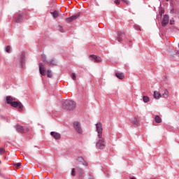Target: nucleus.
<instances>
[{
    "label": "nucleus",
    "instance_id": "nucleus-1",
    "mask_svg": "<svg viewBox=\"0 0 179 179\" xmlns=\"http://www.w3.org/2000/svg\"><path fill=\"white\" fill-rule=\"evenodd\" d=\"M96 131L97 132L98 141L96 143V149L103 150L106 149V143L104 142V138H103V124L101 122L96 123Z\"/></svg>",
    "mask_w": 179,
    "mask_h": 179
},
{
    "label": "nucleus",
    "instance_id": "nucleus-2",
    "mask_svg": "<svg viewBox=\"0 0 179 179\" xmlns=\"http://www.w3.org/2000/svg\"><path fill=\"white\" fill-rule=\"evenodd\" d=\"M62 108L64 110H67L68 111H72V110H75V108H76V102L67 99L64 101L62 104Z\"/></svg>",
    "mask_w": 179,
    "mask_h": 179
},
{
    "label": "nucleus",
    "instance_id": "nucleus-3",
    "mask_svg": "<svg viewBox=\"0 0 179 179\" xmlns=\"http://www.w3.org/2000/svg\"><path fill=\"white\" fill-rule=\"evenodd\" d=\"M73 125L76 132H78L80 135L83 134V130L82 129V126H80V122L76 121L73 122Z\"/></svg>",
    "mask_w": 179,
    "mask_h": 179
},
{
    "label": "nucleus",
    "instance_id": "nucleus-4",
    "mask_svg": "<svg viewBox=\"0 0 179 179\" xmlns=\"http://www.w3.org/2000/svg\"><path fill=\"white\" fill-rule=\"evenodd\" d=\"M18 62L21 66H23V64H26V55L22 52L18 56Z\"/></svg>",
    "mask_w": 179,
    "mask_h": 179
},
{
    "label": "nucleus",
    "instance_id": "nucleus-5",
    "mask_svg": "<svg viewBox=\"0 0 179 179\" xmlns=\"http://www.w3.org/2000/svg\"><path fill=\"white\" fill-rule=\"evenodd\" d=\"M89 58L92 62H95V63L101 62V57L97 55H90Z\"/></svg>",
    "mask_w": 179,
    "mask_h": 179
},
{
    "label": "nucleus",
    "instance_id": "nucleus-6",
    "mask_svg": "<svg viewBox=\"0 0 179 179\" xmlns=\"http://www.w3.org/2000/svg\"><path fill=\"white\" fill-rule=\"evenodd\" d=\"M15 129L19 134H25V132H29V129H24L22 126L17 125L15 126Z\"/></svg>",
    "mask_w": 179,
    "mask_h": 179
},
{
    "label": "nucleus",
    "instance_id": "nucleus-7",
    "mask_svg": "<svg viewBox=\"0 0 179 179\" xmlns=\"http://www.w3.org/2000/svg\"><path fill=\"white\" fill-rule=\"evenodd\" d=\"M79 16H80V13L75 14L74 15H73L70 17L66 18V21L67 22V23H71V22H73V20H76V19H78V17H79Z\"/></svg>",
    "mask_w": 179,
    "mask_h": 179
},
{
    "label": "nucleus",
    "instance_id": "nucleus-8",
    "mask_svg": "<svg viewBox=\"0 0 179 179\" xmlns=\"http://www.w3.org/2000/svg\"><path fill=\"white\" fill-rule=\"evenodd\" d=\"M10 106H11V107H18L19 110H23V104H22V103L20 102H17V101H13L12 103H10Z\"/></svg>",
    "mask_w": 179,
    "mask_h": 179
},
{
    "label": "nucleus",
    "instance_id": "nucleus-9",
    "mask_svg": "<svg viewBox=\"0 0 179 179\" xmlns=\"http://www.w3.org/2000/svg\"><path fill=\"white\" fill-rule=\"evenodd\" d=\"M124 37H125V33L122 31H118L117 32V36L116 38V40L119 42L121 43L122 40L124 39Z\"/></svg>",
    "mask_w": 179,
    "mask_h": 179
},
{
    "label": "nucleus",
    "instance_id": "nucleus-10",
    "mask_svg": "<svg viewBox=\"0 0 179 179\" xmlns=\"http://www.w3.org/2000/svg\"><path fill=\"white\" fill-rule=\"evenodd\" d=\"M23 20V13L20 12L16 14L15 22L16 23H20Z\"/></svg>",
    "mask_w": 179,
    "mask_h": 179
},
{
    "label": "nucleus",
    "instance_id": "nucleus-11",
    "mask_svg": "<svg viewBox=\"0 0 179 179\" xmlns=\"http://www.w3.org/2000/svg\"><path fill=\"white\" fill-rule=\"evenodd\" d=\"M169 15H165L162 19V26H163V27H166V26L169 24Z\"/></svg>",
    "mask_w": 179,
    "mask_h": 179
},
{
    "label": "nucleus",
    "instance_id": "nucleus-12",
    "mask_svg": "<svg viewBox=\"0 0 179 179\" xmlns=\"http://www.w3.org/2000/svg\"><path fill=\"white\" fill-rule=\"evenodd\" d=\"M39 72L42 76H45V66L43 63H39Z\"/></svg>",
    "mask_w": 179,
    "mask_h": 179
},
{
    "label": "nucleus",
    "instance_id": "nucleus-13",
    "mask_svg": "<svg viewBox=\"0 0 179 179\" xmlns=\"http://www.w3.org/2000/svg\"><path fill=\"white\" fill-rule=\"evenodd\" d=\"M50 135L56 141H58V140L61 139V134L59 133H57V132H55V131H51Z\"/></svg>",
    "mask_w": 179,
    "mask_h": 179
},
{
    "label": "nucleus",
    "instance_id": "nucleus-14",
    "mask_svg": "<svg viewBox=\"0 0 179 179\" xmlns=\"http://www.w3.org/2000/svg\"><path fill=\"white\" fill-rule=\"evenodd\" d=\"M47 64H48L49 66H57V62L55 61V58H52L49 61H46Z\"/></svg>",
    "mask_w": 179,
    "mask_h": 179
},
{
    "label": "nucleus",
    "instance_id": "nucleus-15",
    "mask_svg": "<svg viewBox=\"0 0 179 179\" xmlns=\"http://www.w3.org/2000/svg\"><path fill=\"white\" fill-rule=\"evenodd\" d=\"M77 160H78V162L79 163H82V164H83V166H88L87 162L86 161H85V159H83V157H78L77 158Z\"/></svg>",
    "mask_w": 179,
    "mask_h": 179
},
{
    "label": "nucleus",
    "instance_id": "nucleus-16",
    "mask_svg": "<svg viewBox=\"0 0 179 179\" xmlns=\"http://www.w3.org/2000/svg\"><path fill=\"white\" fill-rule=\"evenodd\" d=\"M153 97H154V99L159 100V99H161V97H162V94H160V92H159L157 91H155V92H154Z\"/></svg>",
    "mask_w": 179,
    "mask_h": 179
},
{
    "label": "nucleus",
    "instance_id": "nucleus-17",
    "mask_svg": "<svg viewBox=\"0 0 179 179\" xmlns=\"http://www.w3.org/2000/svg\"><path fill=\"white\" fill-rule=\"evenodd\" d=\"M77 170L78 171L80 178H83V174H85V171H83V169L81 168H77Z\"/></svg>",
    "mask_w": 179,
    "mask_h": 179
},
{
    "label": "nucleus",
    "instance_id": "nucleus-18",
    "mask_svg": "<svg viewBox=\"0 0 179 179\" xmlns=\"http://www.w3.org/2000/svg\"><path fill=\"white\" fill-rule=\"evenodd\" d=\"M50 14L54 17V19H57L59 16V13H58V10H55L53 12H51Z\"/></svg>",
    "mask_w": 179,
    "mask_h": 179
},
{
    "label": "nucleus",
    "instance_id": "nucleus-19",
    "mask_svg": "<svg viewBox=\"0 0 179 179\" xmlns=\"http://www.w3.org/2000/svg\"><path fill=\"white\" fill-rule=\"evenodd\" d=\"M115 76L116 78H117V79H120L122 80V79H124V73L117 72L115 73Z\"/></svg>",
    "mask_w": 179,
    "mask_h": 179
},
{
    "label": "nucleus",
    "instance_id": "nucleus-20",
    "mask_svg": "<svg viewBox=\"0 0 179 179\" xmlns=\"http://www.w3.org/2000/svg\"><path fill=\"white\" fill-rule=\"evenodd\" d=\"M7 104H10L13 101V98L10 96H6V98Z\"/></svg>",
    "mask_w": 179,
    "mask_h": 179
},
{
    "label": "nucleus",
    "instance_id": "nucleus-21",
    "mask_svg": "<svg viewBox=\"0 0 179 179\" xmlns=\"http://www.w3.org/2000/svg\"><path fill=\"white\" fill-rule=\"evenodd\" d=\"M155 122H157V124H160V122H162V118L160 117V116L156 115L155 118Z\"/></svg>",
    "mask_w": 179,
    "mask_h": 179
},
{
    "label": "nucleus",
    "instance_id": "nucleus-22",
    "mask_svg": "<svg viewBox=\"0 0 179 179\" xmlns=\"http://www.w3.org/2000/svg\"><path fill=\"white\" fill-rule=\"evenodd\" d=\"M133 124L136 127H137V125H139V119H138V117H135L134 120H133Z\"/></svg>",
    "mask_w": 179,
    "mask_h": 179
},
{
    "label": "nucleus",
    "instance_id": "nucleus-23",
    "mask_svg": "<svg viewBox=\"0 0 179 179\" xmlns=\"http://www.w3.org/2000/svg\"><path fill=\"white\" fill-rule=\"evenodd\" d=\"M143 101L144 103H148L149 101V96H143Z\"/></svg>",
    "mask_w": 179,
    "mask_h": 179
},
{
    "label": "nucleus",
    "instance_id": "nucleus-24",
    "mask_svg": "<svg viewBox=\"0 0 179 179\" xmlns=\"http://www.w3.org/2000/svg\"><path fill=\"white\" fill-rule=\"evenodd\" d=\"M48 78H52V71L48 69Z\"/></svg>",
    "mask_w": 179,
    "mask_h": 179
},
{
    "label": "nucleus",
    "instance_id": "nucleus-25",
    "mask_svg": "<svg viewBox=\"0 0 179 179\" xmlns=\"http://www.w3.org/2000/svg\"><path fill=\"white\" fill-rule=\"evenodd\" d=\"M169 96V91L166 90H164V92L162 94V97H167Z\"/></svg>",
    "mask_w": 179,
    "mask_h": 179
},
{
    "label": "nucleus",
    "instance_id": "nucleus-26",
    "mask_svg": "<svg viewBox=\"0 0 179 179\" xmlns=\"http://www.w3.org/2000/svg\"><path fill=\"white\" fill-rule=\"evenodd\" d=\"M41 58H42V60L43 61V62H45V61H47V56H45V55H41Z\"/></svg>",
    "mask_w": 179,
    "mask_h": 179
},
{
    "label": "nucleus",
    "instance_id": "nucleus-27",
    "mask_svg": "<svg viewBox=\"0 0 179 179\" xmlns=\"http://www.w3.org/2000/svg\"><path fill=\"white\" fill-rule=\"evenodd\" d=\"M6 52H10V46H6L5 48Z\"/></svg>",
    "mask_w": 179,
    "mask_h": 179
},
{
    "label": "nucleus",
    "instance_id": "nucleus-28",
    "mask_svg": "<svg viewBox=\"0 0 179 179\" xmlns=\"http://www.w3.org/2000/svg\"><path fill=\"white\" fill-rule=\"evenodd\" d=\"M6 150L3 148H0V155H2L5 153Z\"/></svg>",
    "mask_w": 179,
    "mask_h": 179
},
{
    "label": "nucleus",
    "instance_id": "nucleus-29",
    "mask_svg": "<svg viewBox=\"0 0 179 179\" xmlns=\"http://www.w3.org/2000/svg\"><path fill=\"white\" fill-rule=\"evenodd\" d=\"M113 1L116 5H120L121 0H114Z\"/></svg>",
    "mask_w": 179,
    "mask_h": 179
},
{
    "label": "nucleus",
    "instance_id": "nucleus-30",
    "mask_svg": "<svg viewBox=\"0 0 179 179\" xmlns=\"http://www.w3.org/2000/svg\"><path fill=\"white\" fill-rule=\"evenodd\" d=\"M71 76H72L73 80H76V74H75V73H73Z\"/></svg>",
    "mask_w": 179,
    "mask_h": 179
},
{
    "label": "nucleus",
    "instance_id": "nucleus-31",
    "mask_svg": "<svg viewBox=\"0 0 179 179\" xmlns=\"http://www.w3.org/2000/svg\"><path fill=\"white\" fill-rule=\"evenodd\" d=\"M14 166H15L16 167H20V166H22V163L18 162L17 164H14Z\"/></svg>",
    "mask_w": 179,
    "mask_h": 179
},
{
    "label": "nucleus",
    "instance_id": "nucleus-32",
    "mask_svg": "<svg viewBox=\"0 0 179 179\" xmlns=\"http://www.w3.org/2000/svg\"><path fill=\"white\" fill-rule=\"evenodd\" d=\"M122 1V2H124V3H126V5H129V1L128 0H121Z\"/></svg>",
    "mask_w": 179,
    "mask_h": 179
},
{
    "label": "nucleus",
    "instance_id": "nucleus-33",
    "mask_svg": "<svg viewBox=\"0 0 179 179\" xmlns=\"http://www.w3.org/2000/svg\"><path fill=\"white\" fill-rule=\"evenodd\" d=\"M59 30L61 31V33H64V28H62V27L59 26Z\"/></svg>",
    "mask_w": 179,
    "mask_h": 179
},
{
    "label": "nucleus",
    "instance_id": "nucleus-34",
    "mask_svg": "<svg viewBox=\"0 0 179 179\" xmlns=\"http://www.w3.org/2000/svg\"><path fill=\"white\" fill-rule=\"evenodd\" d=\"M71 176H75V169L74 168L71 170Z\"/></svg>",
    "mask_w": 179,
    "mask_h": 179
},
{
    "label": "nucleus",
    "instance_id": "nucleus-35",
    "mask_svg": "<svg viewBox=\"0 0 179 179\" xmlns=\"http://www.w3.org/2000/svg\"><path fill=\"white\" fill-rule=\"evenodd\" d=\"M170 24H174V20H171V21H170Z\"/></svg>",
    "mask_w": 179,
    "mask_h": 179
},
{
    "label": "nucleus",
    "instance_id": "nucleus-36",
    "mask_svg": "<svg viewBox=\"0 0 179 179\" xmlns=\"http://www.w3.org/2000/svg\"><path fill=\"white\" fill-rule=\"evenodd\" d=\"M170 13H174V8H172L170 11Z\"/></svg>",
    "mask_w": 179,
    "mask_h": 179
},
{
    "label": "nucleus",
    "instance_id": "nucleus-37",
    "mask_svg": "<svg viewBox=\"0 0 179 179\" xmlns=\"http://www.w3.org/2000/svg\"><path fill=\"white\" fill-rule=\"evenodd\" d=\"M176 54H179L178 50H175V53H173V55H176Z\"/></svg>",
    "mask_w": 179,
    "mask_h": 179
},
{
    "label": "nucleus",
    "instance_id": "nucleus-38",
    "mask_svg": "<svg viewBox=\"0 0 179 179\" xmlns=\"http://www.w3.org/2000/svg\"><path fill=\"white\" fill-rule=\"evenodd\" d=\"M135 29H136V30H138V31L141 30V29H139V27H135Z\"/></svg>",
    "mask_w": 179,
    "mask_h": 179
},
{
    "label": "nucleus",
    "instance_id": "nucleus-39",
    "mask_svg": "<svg viewBox=\"0 0 179 179\" xmlns=\"http://www.w3.org/2000/svg\"><path fill=\"white\" fill-rule=\"evenodd\" d=\"M131 179H136V178H131Z\"/></svg>",
    "mask_w": 179,
    "mask_h": 179
},
{
    "label": "nucleus",
    "instance_id": "nucleus-40",
    "mask_svg": "<svg viewBox=\"0 0 179 179\" xmlns=\"http://www.w3.org/2000/svg\"><path fill=\"white\" fill-rule=\"evenodd\" d=\"M166 2H169V0H166Z\"/></svg>",
    "mask_w": 179,
    "mask_h": 179
},
{
    "label": "nucleus",
    "instance_id": "nucleus-41",
    "mask_svg": "<svg viewBox=\"0 0 179 179\" xmlns=\"http://www.w3.org/2000/svg\"><path fill=\"white\" fill-rule=\"evenodd\" d=\"M0 164H1V161H0Z\"/></svg>",
    "mask_w": 179,
    "mask_h": 179
}]
</instances>
